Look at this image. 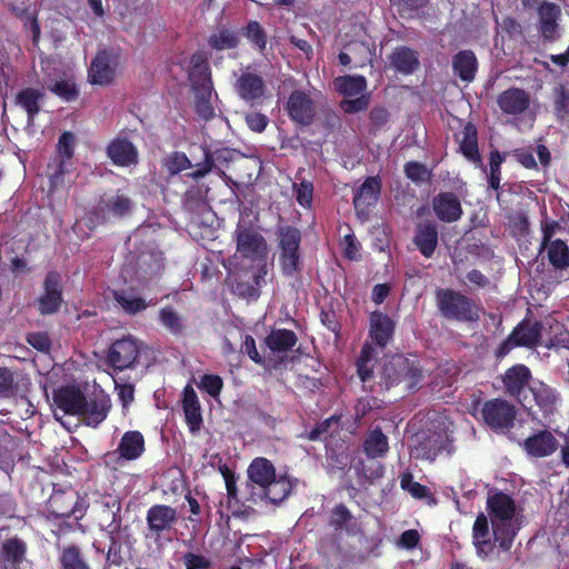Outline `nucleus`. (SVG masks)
Returning a JSON list of instances; mask_svg holds the SVG:
<instances>
[{
	"label": "nucleus",
	"mask_w": 569,
	"mask_h": 569,
	"mask_svg": "<svg viewBox=\"0 0 569 569\" xmlns=\"http://www.w3.org/2000/svg\"><path fill=\"white\" fill-rule=\"evenodd\" d=\"M378 385L383 390L402 386L405 390H415L422 379V370L418 361L401 353L386 359L378 372Z\"/></svg>",
	"instance_id": "1"
},
{
	"label": "nucleus",
	"mask_w": 569,
	"mask_h": 569,
	"mask_svg": "<svg viewBox=\"0 0 569 569\" xmlns=\"http://www.w3.org/2000/svg\"><path fill=\"white\" fill-rule=\"evenodd\" d=\"M436 302L440 315L447 320L471 323L480 318L478 305L468 296L453 289H438Z\"/></svg>",
	"instance_id": "2"
},
{
	"label": "nucleus",
	"mask_w": 569,
	"mask_h": 569,
	"mask_svg": "<svg viewBox=\"0 0 569 569\" xmlns=\"http://www.w3.org/2000/svg\"><path fill=\"white\" fill-rule=\"evenodd\" d=\"M500 381L505 393L520 403L531 420H538V412L533 410L527 393L532 385L530 368L523 363L512 365L500 376Z\"/></svg>",
	"instance_id": "3"
},
{
	"label": "nucleus",
	"mask_w": 569,
	"mask_h": 569,
	"mask_svg": "<svg viewBox=\"0 0 569 569\" xmlns=\"http://www.w3.org/2000/svg\"><path fill=\"white\" fill-rule=\"evenodd\" d=\"M279 240V263L284 276L291 277L302 269L300 243L301 232L293 226H280L277 230Z\"/></svg>",
	"instance_id": "4"
},
{
	"label": "nucleus",
	"mask_w": 569,
	"mask_h": 569,
	"mask_svg": "<svg viewBox=\"0 0 569 569\" xmlns=\"http://www.w3.org/2000/svg\"><path fill=\"white\" fill-rule=\"evenodd\" d=\"M453 441L452 430L442 422L436 429L423 433L415 446L412 455L416 459L433 461L442 452L450 455L453 451Z\"/></svg>",
	"instance_id": "5"
},
{
	"label": "nucleus",
	"mask_w": 569,
	"mask_h": 569,
	"mask_svg": "<svg viewBox=\"0 0 569 569\" xmlns=\"http://www.w3.org/2000/svg\"><path fill=\"white\" fill-rule=\"evenodd\" d=\"M510 333H517L515 340L519 343V347L529 349L541 345L548 349H552L565 346L568 342V332L566 331L558 332L555 337L543 342V323L541 321H531L527 318L522 319Z\"/></svg>",
	"instance_id": "6"
},
{
	"label": "nucleus",
	"mask_w": 569,
	"mask_h": 569,
	"mask_svg": "<svg viewBox=\"0 0 569 569\" xmlns=\"http://www.w3.org/2000/svg\"><path fill=\"white\" fill-rule=\"evenodd\" d=\"M483 422L495 431L509 430L515 426L517 408L503 398L486 400L481 408Z\"/></svg>",
	"instance_id": "7"
},
{
	"label": "nucleus",
	"mask_w": 569,
	"mask_h": 569,
	"mask_svg": "<svg viewBox=\"0 0 569 569\" xmlns=\"http://www.w3.org/2000/svg\"><path fill=\"white\" fill-rule=\"evenodd\" d=\"M63 299L62 277L58 271L51 270L46 274L42 292L36 299V306L41 316H52L60 311Z\"/></svg>",
	"instance_id": "8"
},
{
	"label": "nucleus",
	"mask_w": 569,
	"mask_h": 569,
	"mask_svg": "<svg viewBox=\"0 0 569 569\" xmlns=\"http://www.w3.org/2000/svg\"><path fill=\"white\" fill-rule=\"evenodd\" d=\"M121 62V54L114 49L99 50L91 60L88 76L92 84L108 86L112 83Z\"/></svg>",
	"instance_id": "9"
},
{
	"label": "nucleus",
	"mask_w": 569,
	"mask_h": 569,
	"mask_svg": "<svg viewBox=\"0 0 569 569\" xmlns=\"http://www.w3.org/2000/svg\"><path fill=\"white\" fill-rule=\"evenodd\" d=\"M84 501L73 489L53 490L48 499V509L54 518H70L79 520L84 515Z\"/></svg>",
	"instance_id": "10"
},
{
	"label": "nucleus",
	"mask_w": 569,
	"mask_h": 569,
	"mask_svg": "<svg viewBox=\"0 0 569 569\" xmlns=\"http://www.w3.org/2000/svg\"><path fill=\"white\" fill-rule=\"evenodd\" d=\"M139 353L138 341L132 337H123L109 347L107 362L114 370L131 369L137 363Z\"/></svg>",
	"instance_id": "11"
},
{
	"label": "nucleus",
	"mask_w": 569,
	"mask_h": 569,
	"mask_svg": "<svg viewBox=\"0 0 569 569\" xmlns=\"http://www.w3.org/2000/svg\"><path fill=\"white\" fill-rule=\"evenodd\" d=\"M236 94L247 103L254 104L262 99L267 91V84L262 76L248 66L237 77L233 83Z\"/></svg>",
	"instance_id": "12"
},
{
	"label": "nucleus",
	"mask_w": 569,
	"mask_h": 569,
	"mask_svg": "<svg viewBox=\"0 0 569 569\" xmlns=\"http://www.w3.org/2000/svg\"><path fill=\"white\" fill-rule=\"evenodd\" d=\"M237 252L244 259L252 261L266 254L267 243L264 238L252 227L238 224L234 231Z\"/></svg>",
	"instance_id": "13"
},
{
	"label": "nucleus",
	"mask_w": 569,
	"mask_h": 569,
	"mask_svg": "<svg viewBox=\"0 0 569 569\" xmlns=\"http://www.w3.org/2000/svg\"><path fill=\"white\" fill-rule=\"evenodd\" d=\"M289 118L303 127H309L316 118V106L311 97L302 90H293L284 106Z\"/></svg>",
	"instance_id": "14"
},
{
	"label": "nucleus",
	"mask_w": 569,
	"mask_h": 569,
	"mask_svg": "<svg viewBox=\"0 0 569 569\" xmlns=\"http://www.w3.org/2000/svg\"><path fill=\"white\" fill-rule=\"evenodd\" d=\"M529 391L535 402L533 410L538 412L537 421L546 426L543 420L549 419L557 410L558 393L556 389L540 380L533 381Z\"/></svg>",
	"instance_id": "15"
},
{
	"label": "nucleus",
	"mask_w": 569,
	"mask_h": 569,
	"mask_svg": "<svg viewBox=\"0 0 569 569\" xmlns=\"http://www.w3.org/2000/svg\"><path fill=\"white\" fill-rule=\"evenodd\" d=\"M188 79L192 91L208 93L209 90L213 89L211 68L206 52L197 51L191 56Z\"/></svg>",
	"instance_id": "16"
},
{
	"label": "nucleus",
	"mask_w": 569,
	"mask_h": 569,
	"mask_svg": "<svg viewBox=\"0 0 569 569\" xmlns=\"http://www.w3.org/2000/svg\"><path fill=\"white\" fill-rule=\"evenodd\" d=\"M396 331V321L387 313L372 311L369 316V338L372 343L385 349L392 341Z\"/></svg>",
	"instance_id": "17"
},
{
	"label": "nucleus",
	"mask_w": 569,
	"mask_h": 569,
	"mask_svg": "<svg viewBox=\"0 0 569 569\" xmlns=\"http://www.w3.org/2000/svg\"><path fill=\"white\" fill-rule=\"evenodd\" d=\"M381 192L379 177H368L358 188L353 197V207L358 217L367 219L370 208L376 206Z\"/></svg>",
	"instance_id": "18"
},
{
	"label": "nucleus",
	"mask_w": 569,
	"mask_h": 569,
	"mask_svg": "<svg viewBox=\"0 0 569 569\" xmlns=\"http://www.w3.org/2000/svg\"><path fill=\"white\" fill-rule=\"evenodd\" d=\"M146 520L149 531L159 538L177 523L178 513L171 506L157 503L148 509Z\"/></svg>",
	"instance_id": "19"
},
{
	"label": "nucleus",
	"mask_w": 569,
	"mask_h": 569,
	"mask_svg": "<svg viewBox=\"0 0 569 569\" xmlns=\"http://www.w3.org/2000/svg\"><path fill=\"white\" fill-rule=\"evenodd\" d=\"M292 485L288 477L276 476L263 489L260 491H250L247 501L258 503L259 501H268L273 505L282 502L291 492Z\"/></svg>",
	"instance_id": "20"
},
{
	"label": "nucleus",
	"mask_w": 569,
	"mask_h": 569,
	"mask_svg": "<svg viewBox=\"0 0 569 569\" xmlns=\"http://www.w3.org/2000/svg\"><path fill=\"white\" fill-rule=\"evenodd\" d=\"M111 295L120 310L130 317L142 313L148 307L154 305L152 299L147 300L140 296L138 289L134 287L114 289Z\"/></svg>",
	"instance_id": "21"
},
{
	"label": "nucleus",
	"mask_w": 569,
	"mask_h": 569,
	"mask_svg": "<svg viewBox=\"0 0 569 569\" xmlns=\"http://www.w3.org/2000/svg\"><path fill=\"white\" fill-rule=\"evenodd\" d=\"M432 210L436 217L447 223L458 221L463 213L458 196L450 191H442L432 199Z\"/></svg>",
	"instance_id": "22"
},
{
	"label": "nucleus",
	"mask_w": 569,
	"mask_h": 569,
	"mask_svg": "<svg viewBox=\"0 0 569 569\" xmlns=\"http://www.w3.org/2000/svg\"><path fill=\"white\" fill-rule=\"evenodd\" d=\"M107 156L114 166L131 167L139 161L137 147L127 138L117 137L107 146Z\"/></svg>",
	"instance_id": "23"
},
{
	"label": "nucleus",
	"mask_w": 569,
	"mask_h": 569,
	"mask_svg": "<svg viewBox=\"0 0 569 569\" xmlns=\"http://www.w3.org/2000/svg\"><path fill=\"white\" fill-rule=\"evenodd\" d=\"M53 401L66 415L79 417L86 406V395L73 386L61 387L54 391Z\"/></svg>",
	"instance_id": "24"
},
{
	"label": "nucleus",
	"mask_w": 569,
	"mask_h": 569,
	"mask_svg": "<svg viewBox=\"0 0 569 569\" xmlns=\"http://www.w3.org/2000/svg\"><path fill=\"white\" fill-rule=\"evenodd\" d=\"M523 450L531 457L545 458L557 451L559 442L557 438L547 429L529 436L523 441Z\"/></svg>",
	"instance_id": "25"
},
{
	"label": "nucleus",
	"mask_w": 569,
	"mask_h": 569,
	"mask_svg": "<svg viewBox=\"0 0 569 569\" xmlns=\"http://www.w3.org/2000/svg\"><path fill=\"white\" fill-rule=\"evenodd\" d=\"M497 103L505 114H522L530 106V94L521 88H509L502 91Z\"/></svg>",
	"instance_id": "26"
},
{
	"label": "nucleus",
	"mask_w": 569,
	"mask_h": 569,
	"mask_svg": "<svg viewBox=\"0 0 569 569\" xmlns=\"http://www.w3.org/2000/svg\"><path fill=\"white\" fill-rule=\"evenodd\" d=\"M413 243L427 259L431 258L438 247V228L435 221L425 220L415 229Z\"/></svg>",
	"instance_id": "27"
},
{
	"label": "nucleus",
	"mask_w": 569,
	"mask_h": 569,
	"mask_svg": "<svg viewBox=\"0 0 569 569\" xmlns=\"http://www.w3.org/2000/svg\"><path fill=\"white\" fill-rule=\"evenodd\" d=\"M247 473L250 482L248 486H251L250 491H260L277 476L272 462L263 457L254 458L249 465Z\"/></svg>",
	"instance_id": "28"
},
{
	"label": "nucleus",
	"mask_w": 569,
	"mask_h": 569,
	"mask_svg": "<svg viewBox=\"0 0 569 569\" xmlns=\"http://www.w3.org/2000/svg\"><path fill=\"white\" fill-rule=\"evenodd\" d=\"M111 403L107 397H98L88 399L86 397V406L79 418L89 427L97 428L102 421L106 420L110 411Z\"/></svg>",
	"instance_id": "29"
},
{
	"label": "nucleus",
	"mask_w": 569,
	"mask_h": 569,
	"mask_svg": "<svg viewBox=\"0 0 569 569\" xmlns=\"http://www.w3.org/2000/svg\"><path fill=\"white\" fill-rule=\"evenodd\" d=\"M27 550V543L17 536L3 540L0 543L1 568L4 569L28 561Z\"/></svg>",
	"instance_id": "30"
},
{
	"label": "nucleus",
	"mask_w": 569,
	"mask_h": 569,
	"mask_svg": "<svg viewBox=\"0 0 569 569\" xmlns=\"http://www.w3.org/2000/svg\"><path fill=\"white\" fill-rule=\"evenodd\" d=\"M146 450V441L143 435L138 430L126 431L116 449V453L120 459L132 461L142 456Z\"/></svg>",
	"instance_id": "31"
},
{
	"label": "nucleus",
	"mask_w": 569,
	"mask_h": 569,
	"mask_svg": "<svg viewBox=\"0 0 569 569\" xmlns=\"http://www.w3.org/2000/svg\"><path fill=\"white\" fill-rule=\"evenodd\" d=\"M164 270L163 258L156 253L143 252L137 259L136 274L140 282L148 283L160 278Z\"/></svg>",
	"instance_id": "32"
},
{
	"label": "nucleus",
	"mask_w": 569,
	"mask_h": 569,
	"mask_svg": "<svg viewBox=\"0 0 569 569\" xmlns=\"http://www.w3.org/2000/svg\"><path fill=\"white\" fill-rule=\"evenodd\" d=\"M132 209V200L123 194L117 193L107 199H101L97 206V212L101 214L102 220L110 218H122L129 214Z\"/></svg>",
	"instance_id": "33"
},
{
	"label": "nucleus",
	"mask_w": 569,
	"mask_h": 569,
	"mask_svg": "<svg viewBox=\"0 0 569 569\" xmlns=\"http://www.w3.org/2000/svg\"><path fill=\"white\" fill-rule=\"evenodd\" d=\"M539 13V31L546 41L557 40L558 18L560 14L559 7L552 2H543L538 10Z\"/></svg>",
	"instance_id": "34"
},
{
	"label": "nucleus",
	"mask_w": 569,
	"mask_h": 569,
	"mask_svg": "<svg viewBox=\"0 0 569 569\" xmlns=\"http://www.w3.org/2000/svg\"><path fill=\"white\" fill-rule=\"evenodd\" d=\"M182 409L190 431H199L202 425L201 407L198 396L190 385L183 389Z\"/></svg>",
	"instance_id": "35"
},
{
	"label": "nucleus",
	"mask_w": 569,
	"mask_h": 569,
	"mask_svg": "<svg viewBox=\"0 0 569 569\" xmlns=\"http://www.w3.org/2000/svg\"><path fill=\"white\" fill-rule=\"evenodd\" d=\"M487 508L492 517V521L512 520L516 513L513 499L502 491L488 497Z\"/></svg>",
	"instance_id": "36"
},
{
	"label": "nucleus",
	"mask_w": 569,
	"mask_h": 569,
	"mask_svg": "<svg viewBox=\"0 0 569 569\" xmlns=\"http://www.w3.org/2000/svg\"><path fill=\"white\" fill-rule=\"evenodd\" d=\"M390 64L402 74H412L420 66L419 54L409 47H398L390 56Z\"/></svg>",
	"instance_id": "37"
},
{
	"label": "nucleus",
	"mask_w": 569,
	"mask_h": 569,
	"mask_svg": "<svg viewBox=\"0 0 569 569\" xmlns=\"http://www.w3.org/2000/svg\"><path fill=\"white\" fill-rule=\"evenodd\" d=\"M43 99L44 93L42 91L28 87L16 94L14 103L27 112L28 122L32 123L41 110Z\"/></svg>",
	"instance_id": "38"
},
{
	"label": "nucleus",
	"mask_w": 569,
	"mask_h": 569,
	"mask_svg": "<svg viewBox=\"0 0 569 569\" xmlns=\"http://www.w3.org/2000/svg\"><path fill=\"white\" fill-rule=\"evenodd\" d=\"M452 69L462 81L471 82L475 79L478 61L473 51L461 50L452 57Z\"/></svg>",
	"instance_id": "39"
},
{
	"label": "nucleus",
	"mask_w": 569,
	"mask_h": 569,
	"mask_svg": "<svg viewBox=\"0 0 569 569\" xmlns=\"http://www.w3.org/2000/svg\"><path fill=\"white\" fill-rule=\"evenodd\" d=\"M120 531L121 525L109 523L107 526L109 547L106 556L103 555L104 559L100 565H107L108 569H110L111 566L120 567L124 561L122 556Z\"/></svg>",
	"instance_id": "40"
},
{
	"label": "nucleus",
	"mask_w": 569,
	"mask_h": 569,
	"mask_svg": "<svg viewBox=\"0 0 569 569\" xmlns=\"http://www.w3.org/2000/svg\"><path fill=\"white\" fill-rule=\"evenodd\" d=\"M460 152L469 161L482 164L481 156L478 148V131L473 123L468 122L462 130V139L459 146Z\"/></svg>",
	"instance_id": "41"
},
{
	"label": "nucleus",
	"mask_w": 569,
	"mask_h": 569,
	"mask_svg": "<svg viewBox=\"0 0 569 569\" xmlns=\"http://www.w3.org/2000/svg\"><path fill=\"white\" fill-rule=\"evenodd\" d=\"M61 569H108L107 565L91 566L76 545L67 546L59 557Z\"/></svg>",
	"instance_id": "42"
},
{
	"label": "nucleus",
	"mask_w": 569,
	"mask_h": 569,
	"mask_svg": "<svg viewBox=\"0 0 569 569\" xmlns=\"http://www.w3.org/2000/svg\"><path fill=\"white\" fill-rule=\"evenodd\" d=\"M74 136L73 133L66 131L58 140V152L60 156V162L57 170L51 174L50 179L52 183H57L59 178L68 170V161L73 157Z\"/></svg>",
	"instance_id": "43"
},
{
	"label": "nucleus",
	"mask_w": 569,
	"mask_h": 569,
	"mask_svg": "<svg viewBox=\"0 0 569 569\" xmlns=\"http://www.w3.org/2000/svg\"><path fill=\"white\" fill-rule=\"evenodd\" d=\"M297 341V335L289 329H273L264 339L272 352H287L296 346Z\"/></svg>",
	"instance_id": "44"
},
{
	"label": "nucleus",
	"mask_w": 569,
	"mask_h": 569,
	"mask_svg": "<svg viewBox=\"0 0 569 569\" xmlns=\"http://www.w3.org/2000/svg\"><path fill=\"white\" fill-rule=\"evenodd\" d=\"M488 536H489L488 519L483 513H480L476 518L473 528H472L473 545L479 555L483 553L485 556H487L493 549V545L488 539Z\"/></svg>",
	"instance_id": "45"
},
{
	"label": "nucleus",
	"mask_w": 569,
	"mask_h": 569,
	"mask_svg": "<svg viewBox=\"0 0 569 569\" xmlns=\"http://www.w3.org/2000/svg\"><path fill=\"white\" fill-rule=\"evenodd\" d=\"M389 450L387 436L380 428L371 430L363 441V452L369 458L383 457Z\"/></svg>",
	"instance_id": "46"
},
{
	"label": "nucleus",
	"mask_w": 569,
	"mask_h": 569,
	"mask_svg": "<svg viewBox=\"0 0 569 569\" xmlns=\"http://www.w3.org/2000/svg\"><path fill=\"white\" fill-rule=\"evenodd\" d=\"M492 531L495 541L499 543L502 550L507 551L512 546L518 528L512 520H498L492 521Z\"/></svg>",
	"instance_id": "47"
},
{
	"label": "nucleus",
	"mask_w": 569,
	"mask_h": 569,
	"mask_svg": "<svg viewBox=\"0 0 569 569\" xmlns=\"http://www.w3.org/2000/svg\"><path fill=\"white\" fill-rule=\"evenodd\" d=\"M550 264L557 270H566L569 267V247L561 239H555L545 247Z\"/></svg>",
	"instance_id": "48"
},
{
	"label": "nucleus",
	"mask_w": 569,
	"mask_h": 569,
	"mask_svg": "<svg viewBox=\"0 0 569 569\" xmlns=\"http://www.w3.org/2000/svg\"><path fill=\"white\" fill-rule=\"evenodd\" d=\"M335 86L343 96H356L366 90L367 80L363 76H341L335 79Z\"/></svg>",
	"instance_id": "49"
},
{
	"label": "nucleus",
	"mask_w": 569,
	"mask_h": 569,
	"mask_svg": "<svg viewBox=\"0 0 569 569\" xmlns=\"http://www.w3.org/2000/svg\"><path fill=\"white\" fill-rule=\"evenodd\" d=\"M208 44L217 51L234 49L239 44L237 33L228 28H221L208 38Z\"/></svg>",
	"instance_id": "50"
},
{
	"label": "nucleus",
	"mask_w": 569,
	"mask_h": 569,
	"mask_svg": "<svg viewBox=\"0 0 569 569\" xmlns=\"http://www.w3.org/2000/svg\"><path fill=\"white\" fill-rule=\"evenodd\" d=\"M241 33L259 52L262 53L266 50L268 36L263 27L258 21H249L241 29Z\"/></svg>",
	"instance_id": "51"
},
{
	"label": "nucleus",
	"mask_w": 569,
	"mask_h": 569,
	"mask_svg": "<svg viewBox=\"0 0 569 569\" xmlns=\"http://www.w3.org/2000/svg\"><path fill=\"white\" fill-rule=\"evenodd\" d=\"M159 321L171 335L180 336L183 333V318L173 307L164 306L161 308L159 311Z\"/></svg>",
	"instance_id": "52"
},
{
	"label": "nucleus",
	"mask_w": 569,
	"mask_h": 569,
	"mask_svg": "<svg viewBox=\"0 0 569 569\" xmlns=\"http://www.w3.org/2000/svg\"><path fill=\"white\" fill-rule=\"evenodd\" d=\"M48 89L66 102L77 100L80 93L77 83L71 79L58 80L50 84Z\"/></svg>",
	"instance_id": "53"
},
{
	"label": "nucleus",
	"mask_w": 569,
	"mask_h": 569,
	"mask_svg": "<svg viewBox=\"0 0 569 569\" xmlns=\"http://www.w3.org/2000/svg\"><path fill=\"white\" fill-rule=\"evenodd\" d=\"M162 166L169 176H176L192 167L190 159L182 151H172L162 161Z\"/></svg>",
	"instance_id": "54"
},
{
	"label": "nucleus",
	"mask_w": 569,
	"mask_h": 569,
	"mask_svg": "<svg viewBox=\"0 0 569 569\" xmlns=\"http://www.w3.org/2000/svg\"><path fill=\"white\" fill-rule=\"evenodd\" d=\"M399 479L401 489L409 492L415 499H425L431 495L427 486L413 480V475L409 470L402 472Z\"/></svg>",
	"instance_id": "55"
},
{
	"label": "nucleus",
	"mask_w": 569,
	"mask_h": 569,
	"mask_svg": "<svg viewBox=\"0 0 569 569\" xmlns=\"http://www.w3.org/2000/svg\"><path fill=\"white\" fill-rule=\"evenodd\" d=\"M403 171L406 177L416 184L429 182L432 177L427 166L419 161H408L403 167Z\"/></svg>",
	"instance_id": "56"
},
{
	"label": "nucleus",
	"mask_w": 569,
	"mask_h": 569,
	"mask_svg": "<svg viewBox=\"0 0 569 569\" xmlns=\"http://www.w3.org/2000/svg\"><path fill=\"white\" fill-rule=\"evenodd\" d=\"M553 112L561 121L569 117V89L565 86H559L555 90Z\"/></svg>",
	"instance_id": "57"
},
{
	"label": "nucleus",
	"mask_w": 569,
	"mask_h": 569,
	"mask_svg": "<svg viewBox=\"0 0 569 569\" xmlns=\"http://www.w3.org/2000/svg\"><path fill=\"white\" fill-rule=\"evenodd\" d=\"M194 92V111L203 120H209L214 116L213 107L210 102L211 92L209 90L208 93L203 91H193Z\"/></svg>",
	"instance_id": "58"
},
{
	"label": "nucleus",
	"mask_w": 569,
	"mask_h": 569,
	"mask_svg": "<svg viewBox=\"0 0 569 569\" xmlns=\"http://www.w3.org/2000/svg\"><path fill=\"white\" fill-rule=\"evenodd\" d=\"M351 519L352 515L350 510L343 503H339L331 510L329 525L338 531L345 529Z\"/></svg>",
	"instance_id": "59"
},
{
	"label": "nucleus",
	"mask_w": 569,
	"mask_h": 569,
	"mask_svg": "<svg viewBox=\"0 0 569 569\" xmlns=\"http://www.w3.org/2000/svg\"><path fill=\"white\" fill-rule=\"evenodd\" d=\"M198 387L206 391L210 397L218 398L223 388V380L218 375L206 373L201 377Z\"/></svg>",
	"instance_id": "60"
},
{
	"label": "nucleus",
	"mask_w": 569,
	"mask_h": 569,
	"mask_svg": "<svg viewBox=\"0 0 569 569\" xmlns=\"http://www.w3.org/2000/svg\"><path fill=\"white\" fill-rule=\"evenodd\" d=\"M338 421L339 417L331 416L330 418L325 419L321 422H318L310 431L306 432L305 435H301L300 437L306 438L309 441H321L327 438L331 423Z\"/></svg>",
	"instance_id": "61"
},
{
	"label": "nucleus",
	"mask_w": 569,
	"mask_h": 569,
	"mask_svg": "<svg viewBox=\"0 0 569 569\" xmlns=\"http://www.w3.org/2000/svg\"><path fill=\"white\" fill-rule=\"evenodd\" d=\"M390 120V112L386 107L375 106L369 111V121L372 130H381Z\"/></svg>",
	"instance_id": "62"
},
{
	"label": "nucleus",
	"mask_w": 569,
	"mask_h": 569,
	"mask_svg": "<svg viewBox=\"0 0 569 569\" xmlns=\"http://www.w3.org/2000/svg\"><path fill=\"white\" fill-rule=\"evenodd\" d=\"M297 202L303 208H310L313 199V184L310 181H301L295 184Z\"/></svg>",
	"instance_id": "63"
},
{
	"label": "nucleus",
	"mask_w": 569,
	"mask_h": 569,
	"mask_svg": "<svg viewBox=\"0 0 569 569\" xmlns=\"http://www.w3.org/2000/svg\"><path fill=\"white\" fill-rule=\"evenodd\" d=\"M186 569H209L211 560L202 555L186 552L182 557Z\"/></svg>",
	"instance_id": "64"
}]
</instances>
